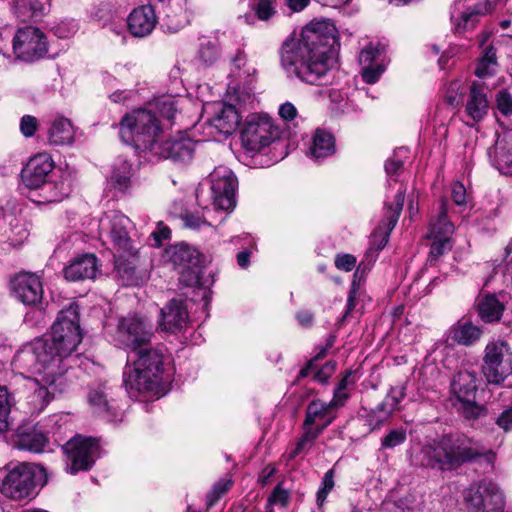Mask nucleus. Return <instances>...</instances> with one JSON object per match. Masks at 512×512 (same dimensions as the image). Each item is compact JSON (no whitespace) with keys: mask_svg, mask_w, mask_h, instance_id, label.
<instances>
[{"mask_svg":"<svg viewBox=\"0 0 512 512\" xmlns=\"http://www.w3.org/2000/svg\"><path fill=\"white\" fill-rule=\"evenodd\" d=\"M215 210L232 211L236 205L237 179L227 167H218L210 174Z\"/></svg>","mask_w":512,"mask_h":512,"instance_id":"obj_15","label":"nucleus"},{"mask_svg":"<svg viewBox=\"0 0 512 512\" xmlns=\"http://www.w3.org/2000/svg\"><path fill=\"white\" fill-rule=\"evenodd\" d=\"M154 105L162 117L172 120L177 112L178 100L173 96H162Z\"/></svg>","mask_w":512,"mask_h":512,"instance_id":"obj_47","label":"nucleus"},{"mask_svg":"<svg viewBox=\"0 0 512 512\" xmlns=\"http://www.w3.org/2000/svg\"><path fill=\"white\" fill-rule=\"evenodd\" d=\"M477 378L474 373L460 371L455 375L451 388L458 401H470L476 399Z\"/></svg>","mask_w":512,"mask_h":512,"instance_id":"obj_34","label":"nucleus"},{"mask_svg":"<svg viewBox=\"0 0 512 512\" xmlns=\"http://www.w3.org/2000/svg\"><path fill=\"white\" fill-rule=\"evenodd\" d=\"M38 482H0V493L15 501L31 500L38 495Z\"/></svg>","mask_w":512,"mask_h":512,"instance_id":"obj_35","label":"nucleus"},{"mask_svg":"<svg viewBox=\"0 0 512 512\" xmlns=\"http://www.w3.org/2000/svg\"><path fill=\"white\" fill-rule=\"evenodd\" d=\"M252 10L259 20L268 21L276 14V5L272 0H258Z\"/></svg>","mask_w":512,"mask_h":512,"instance_id":"obj_51","label":"nucleus"},{"mask_svg":"<svg viewBox=\"0 0 512 512\" xmlns=\"http://www.w3.org/2000/svg\"><path fill=\"white\" fill-rule=\"evenodd\" d=\"M79 306L71 302L62 309L54 321L49 341L69 358L82 341V332L79 324Z\"/></svg>","mask_w":512,"mask_h":512,"instance_id":"obj_6","label":"nucleus"},{"mask_svg":"<svg viewBox=\"0 0 512 512\" xmlns=\"http://www.w3.org/2000/svg\"><path fill=\"white\" fill-rule=\"evenodd\" d=\"M211 211L207 208L203 209V212H185L182 216V220L184 222L185 227L193 230H198L203 226H210L211 222L208 219L207 214H210Z\"/></svg>","mask_w":512,"mask_h":512,"instance_id":"obj_46","label":"nucleus"},{"mask_svg":"<svg viewBox=\"0 0 512 512\" xmlns=\"http://www.w3.org/2000/svg\"><path fill=\"white\" fill-rule=\"evenodd\" d=\"M448 202L443 199L440 203L438 216L430 223V237L433 239H450L454 232V225L447 219Z\"/></svg>","mask_w":512,"mask_h":512,"instance_id":"obj_39","label":"nucleus"},{"mask_svg":"<svg viewBox=\"0 0 512 512\" xmlns=\"http://www.w3.org/2000/svg\"><path fill=\"white\" fill-rule=\"evenodd\" d=\"M196 142L189 137L179 135L159 141L148 161L170 159L174 163H189L195 152Z\"/></svg>","mask_w":512,"mask_h":512,"instance_id":"obj_17","label":"nucleus"},{"mask_svg":"<svg viewBox=\"0 0 512 512\" xmlns=\"http://www.w3.org/2000/svg\"><path fill=\"white\" fill-rule=\"evenodd\" d=\"M451 196L455 204L464 205L466 203V189L461 182H454L451 187Z\"/></svg>","mask_w":512,"mask_h":512,"instance_id":"obj_63","label":"nucleus"},{"mask_svg":"<svg viewBox=\"0 0 512 512\" xmlns=\"http://www.w3.org/2000/svg\"><path fill=\"white\" fill-rule=\"evenodd\" d=\"M44 466L36 463H8L0 468V480H48Z\"/></svg>","mask_w":512,"mask_h":512,"instance_id":"obj_26","label":"nucleus"},{"mask_svg":"<svg viewBox=\"0 0 512 512\" xmlns=\"http://www.w3.org/2000/svg\"><path fill=\"white\" fill-rule=\"evenodd\" d=\"M496 423L505 431L512 429V405L505 409L497 418Z\"/></svg>","mask_w":512,"mask_h":512,"instance_id":"obj_64","label":"nucleus"},{"mask_svg":"<svg viewBox=\"0 0 512 512\" xmlns=\"http://www.w3.org/2000/svg\"><path fill=\"white\" fill-rule=\"evenodd\" d=\"M504 311V304L494 294L481 298L478 302V313L486 323H493L500 320Z\"/></svg>","mask_w":512,"mask_h":512,"instance_id":"obj_38","label":"nucleus"},{"mask_svg":"<svg viewBox=\"0 0 512 512\" xmlns=\"http://www.w3.org/2000/svg\"><path fill=\"white\" fill-rule=\"evenodd\" d=\"M452 245L450 239H442L437 238L434 239V242L430 248V256L429 261H436L440 256H442L445 252L451 249Z\"/></svg>","mask_w":512,"mask_h":512,"instance_id":"obj_56","label":"nucleus"},{"mask_svg":"<svg viewBox=\"0 0 512 512\" xmlns=\"http://www.w3.org/2000/svg\"><path fill=\"white\" fill-rule=\"evenodd\" d=\"M335 367H336L335 362L326 363L321 369L317 370L314 373V376H313L314 380L319 383H322V384L326 383L327 380L332 375V373L334 372Z\"/></svg>","mask_w":512,"mask_h":512,"instance_id":"obj_62","label":"nucleus"},{"mask_svg":"<svg viewBox=\"0 0 512 512\" xmlns=\"http://www.w3.org/2000/svg\"><path fill=\"white\" fill-rule=\"evenodd\" d=\"M154 335L152 322L139 314L127 315L118 321L116 341L125 349L137 352L147 347Z\"/></svg>","mask_w":512,"mask_h":512,"instance_id":"obj_11","label":"nucleus"},{"mask_svg":"<svg viewBox=\"0 0 512 512\" xmlns=\"http://www.w3.org/2000/svg\"><path fill=\"white\" fill-rule=\"evenodd\" d=\"M463 501L468 512H504V492L495 482H471L463 490Z\"/></svg>","mask_w":512,"mask_h":512,"instance_id":"obj_9","label":"nucleus"},{"mask_svg":"<svg viewBox=\"0 0 512 512\" xmlns=\"http://www.w3.org/2000/svg\"><path fill=\"white\" fill-rule=\"evenodd\" d=\"M240 115L235 106L223 104L220 111L211 119V125L221 134L230 135L238 128Z\"/></svg>","mask_w":512,"mask_h":512,"instance_id":"obj_31","label":"nucleus"},{"mask_svg":"<svg viewBox=\"0 0 512 512\" xmlns=\"http://www.w3.org/2000/svg\"><path fill=\"white\" fill-rule=\"evenodd\" d=\"M133 228L132 221L119 211L105 213L99 222L100 237L108 240L120 257L131 255L137 249L131 238Z\"/></svg>","mask_w":512,"mask_h":512,"instance_id":"obj_8","label":"nucleus"},{"mask_svg":"<svg viewBox=\"0 0 512 512\" xmlns=\"http://www.w3.org/2000/svg\"><path fill=\"white\" fill-rule=\"evenodd\" d=\"M166 256L177 270L182 285H201L205 257L196 248L186 243L176 244L166 250Z\"/></svg>","mask_w":512,"mask_h":512,"instance_id":"obj_7","label":"nucleus"},{"mask_svg":"<svg viewBox=\"0 0 512 512\" xmlns=\"http://www.w3.org/2000/svg\"><path fill=\"white\" fill-rule=\"evenodd\" d=\"M12 50L18 59L34 62L43 58L48 51L46 37L39 28H20L13 36Z\"/></svg>","mask_w":512,"mask_h":512,"instance_id":"obj_14","label":"nucleus"},{"mask_svg":"<svg viewBox=\"0 0 512 512\" xmlns=\"http://www.w3.org/2000/svg\"><path fill=\"white\" fill-rule=\"evenodd\" d=\"M356 265V258L351 254L337 255L335 266L343 271H351Z\"/></svg>","mask_w":512,"mask_h":512,"instance_id":"obj_61","label":"nucleus"},{"mask_svg":"<svg viewBox=\"0 0 512 512\" xmlns=\"http://www.w3.org/2000/svg\"><path fill=\"white\" fill-rule=\"evenodd\" d=\"M233 482H217L207 494V510L212 507L232 486Z\"/></svg>","mask_w":512,"mask_h":512,"instance_id":"obj_55","label":"nucleus"},{"mask_svg":"<svg viewBox=\"0 0 512 512\" xmlns=\"http://www.w3.org/2000/svg\"><path fill=\"white\" fill-rule=\"evenodd\" d=\"M497 66L496 50L492 45H489L484 49L483 55L477 63L475 74L480 78L491 76L495 74Z\"/></svg>","mask_w":512,"mask_h":512,"instance_id":"obj_42","label":"nucleus"},{"mask_svg":"<svg viewBox=\"0 0 512 512\" xmlns=\"http://www.w3.org/2000/svg\"><path fill=\"white\" fill-rule=\"evenodd\" d=\"M119 133L122 141L131 145L141 157L149 160L162 138L163 129L154 112L140 108L122 118Z\"/></svg>","mask_w":512,"mask_h":512,"instance_id":"obj_4","label":"nucleus"},{"mask_svg":"<svg viewBox=\"0 0 512 512\" xmlns=\"http://www.w3.org/2000/svg\"><path fill=\"white\" fill-rule=\"evenodd\" d=\"M38 128V120L32 115H24L20 119V132L26 138L34 136Z\"/></svg>","mask_w":512,"mask_h":512,"instance_id":"obj_57","label":"nucleus"},{"mask_svg":"<svg viewBox=\"0 0 512 512\" xmlns=\"http://www.w3.org/2000/svg\"><path fill=\"white\" fill-rule=\"evenodd\" d=\"M69 359L46 337L35 338L17 352L15 365L36 375L30 381L34 391L28 397L32 414L42 412L57 392L65 390Z\"/></svg>","mask_w":512,"mask_h":512,"instance_id":"obj_2","label":"nucleus"},{"mask_svg":"<svg viewBox=\"0 0 512 512\" xmlns=\"http://www.w3.org/2000/svg\"><path fill=\"white\" fill-rule=\"evenodd\" d=\"M133 175L132 164L127 160L119 159L115 164L111 180L113 185L119 190H125L130 184Z\"/></svg>","mask_w":512,"mask_h":512,"instance_id":"obj_43","label":"nucleus"},{"mask_svg":"<svg viewBox=\"0 0 512 512\" xmlns=\"http://www.w3.org/2000/svg\"><path fill=\"white\" fill-rule=\"evenodd\" d=\"M58 419L59 416L55 414L36 425L20 426L16 433V446L21 450L34 453L44 452L49 443L47 434L52 432L53 425L57 424Z\"/></svg>","mask_w":512,"mask_h":512,"instance_id":"obj_16","label":"nucleus"},{"mask_svg":"<svg viewBox=\"0 0 512 512\" xmlns=\"http://www.w3.org/2000/svg\"><path fill=\"white\" fill-rule=\"evenodd\" d=\"M459 402L461 404L459 410H461L463 416L468 420L477 419L484 413L483 407L476 403V399Z\"/></svg>","mask_w":512,"mask_h":512,"instance_id":"obj_54","label":"nucleus"},{"mask_svg":"<svg viewBox=\"0 0 512 512\" xmlns=\"http://www.w3.org/2000/svg\"><path fill=\"white\" fill-rule=\"evenodd\" d=\"M497 109L505 117L512 115V93L500 90L496 97Z\"/></svg>","mask_w":512,"mask_h":512,"instance_id":"obj_53","label":"nucleus"},{"mask_svg":"<svg viewBox=\"0 0 512 512\" xmlns=\"http://www.w3.org/2000/svg\"><path fill=\"white\" fill-rule=\"evenodd\" d=\"M489 107L485 88L473 82L469 87V93L465 102L466 116L473 122L478 123L487 115Z\"/></svg>","mask_w":512,"mask_h":512,"instance_id":"obj_27","label":"nucleus"},{"mask_svg":"<svg viewBox=\"0 0 512 512\" xmlns=\"http://www.w3.org/2000/svg\"><path fill=\"white\" fill-rule=\"evenodd\" d=\"M188 311L182 300L172 299L160 310L159 327L176 333L187 326Z\"/></svg>","mask_w":512,"mask_h":512,"instance_id":"obj_24","label":"nucleus"},{"mask_svg":"<svg viewBox=\"0 0 512 512\" xmlns=\"http://www.w3.org/2000/svg\"><path fill=\"white\" fill-rule=\"evenodd\" d=\"M97 270V258L93 254H84L76 257L64 269V276L70 281L91 279L95 277Z\"/></svg>","mask_w":512,"mask_h":512,"instance_id":"obj_29","label":"nucleus"},{"mask_svg":"<svg viewBox=\"0 0 512 512\" xmlns=\"http://www.w3.org/2000/svg\"><path fill=\"white\" fill-rule=\"evenodd\" d=\"M74 128L71 121L65 117L55 118L48 129V139L51 145H71L74 142Z\"/></svg>","mask_w":512,"mask_h":512,"instance_id":"obj_32","label":"nucleus"},{"mask_svg":"<svg viewBox=\"0 0 512 512\" xmlns=\"http://www.w3.org/2000/svg\"><path fill=\"white\" fill-rule=\"evenodd\" d=\"M483 372L492 384H500L512 374V351L507 342L495 340L486 345Z\"/></svg>","mask_w":512,"mask_h":512,"instance_id":"obj_12","label":"nucleus"},{"mask_svg":"<svg viewBox=\"0 0 512 512\" xmlns=\"http://www.w3.org/2000/svg\"><path fill=\"white\" fill-rule=\"evenodd\" d=\"M451 338L454 342L463 346H471L476 343L482 330L470 321L458 322L450 330Z\"/></svg>","mask_w":512,"mask_h":512,"instance_id":"obj_37","label":"nucleus"},{"mask_svg":"<svg viewBox=\"0 0 512 512\" xmlns=\"http://www.w3.org/2000/svg\"><path fill=\"white\" fill-rule=\"evenodd\" d=\"M406 438V430L402 428L393 429L385 437L382 438L381 447L384 449L394 448L404 443Z\"/></svg>","mask_w":512,"mask_h":512,"instance_id":"obj_52","label":"nucleus"},{"mask_svg":"<svg viewBox=\"0 0 512 512\" xmlns=\"http://www.w3.org/2000/svg\"><path fill=\"white\" fill-rule=\"evenodd\" d=\"M468 0H456L451 8V20L456 33L472 30L479 21L480 16L492 10L490 2L467 5Z\"/></svg>","mask_w":512,"mask_h":512,"instance_id":"obj_19","label":"nucleus"},{"mask_svg":"<svg viewBox=\"0 0 512 512\" xmlns=\"http://www.w3.org/2000/svg\"><path fill=\"white\" fill-rule=\"evenodd\" d=\"M404 148H399L395 153L394 156L389 158L385 162V171L387 175L392 179V176L396 174L403 166L402 160L397 158L398 153L404 152Z\"/></svg>","mask_w":512,"mask_h":512,"instance_id":"obj_60","label":"nucleus"},{"mask_svg":"<svg viewBox=\"0 0 512 512\" xmlns=\"http://www.w3.org/2000/svg\"><path fill=\"white\" fill-rule=\"evenodd\" d=\"M336 27L328 20L312 21L299 38L286 39L280 49V63L288 77L311 85L331 82L335 64Z\"/></svg>","mask_w":512,"mask_h":512,"instance_id":"obj_1","label":"nucleus"},{"mask_svg":"<svg viewBox=\"0 0 512 512\" xmlns=\"http://www.w3.org/2000/svg\"><path fill=\"white\" fill-rule=\"evenodd\" d=\"M199 60L205 65H212L219 57V47L215 42H202L198 51Z\"/></svg>","mask_w":512,"mask_h":512,"instance_id":"obj_50","label":"nucleus"},{"mask_svg":"<svg viewBox=\"0 0 512 512\" xmlns=\"http://www.w3.org/2000/svg\"><path fill=\"white\" fill-rule=\"evenodd\" d=\"M54 162L47 153L33 156L22 170V180L32 189L39 188L46 182L47 176L53 171Z\"/></svg>","mask_w":512,"mask_h":512,"instance_id":"obj_23","label":"nucleus"},{"mask_svg":"<svg viewBox=\"0 0 512 512\" xmlns=\"http://www.w3.org/2000/svg\"><path fill=\"white\" fill-rule=\"evenodd\" d=\"M319 436L320 434L317 431H313L311 428H303V434L287 452L288 459L303 458L313 447Z\"/></svg>","mask_w":512,"mask_h":512,"instance_id":"obj_41","label":"nucleus"},{"mask_svg":"<svg viewBox=\"0 0 512 512\" xmlns=\"http://www.w3.org/2000/svg\"><path fill=\"white\" fill-rule=\"evenodd\" d=\"M30 309L26 312L24 316V323L32 328L42 329L48 323V314L46 312V308L43 305V301H41L37 305H28Z\"/></svg>","mask_w":512,"mask_h":512,"instance_id":"obj_44","label":"nucleus"},{"mask_svg":"<svg viewBox=\"0 0 512 512\" xmlns=\"http://www.w3.org/2000/svg\"><path fill=\"white\" fill-rule=\"evenodd\" d=\"M157 24L155 8L151 4L139 6L129 14L127 25L135 37H146L151 34Z\"/></svg>","mask_w":512,"mask_h":512,"instance_id":"obj_25","label":"nucleus"},{"mask_svg":"<svg viewBox=\"0 0 512 512\" xmlns=\"http://www.w3.org/2000/svg\"><path fill=\"white\" fill-rule=\"evenodd\" d=\"M14 399L5 386H0V433L7 430L10 424V411Z\"/></svg>","mask_w":512,"mask_h":512,"instance_id":"obj_45","label":"nucleus"},{"mask_svg":"<svg viewBox=\"0 0 512 512\" xmlns=\"http://www.w3.org/2000/svg\"><path fill=\"white\" fill-rule=\"evenodd\" d=\"M14 297L24 305H37L43 300V286L40 278L32 273H20L11 281Z\"/></svg>","mask_w":512,"mask_h":512,"instance_id":"obj_22","label":"nucleus"},{"mask_svg":"<svg viewBox=\"0 0 512 512\" xmlns=\"http://www.w3.org/2000/svg\"><path fill=\"white\" fill-rule=\"evenodd\" d=\"M49 0H17L16 14L23 20L41 17L45 14Z\"/></svg>","mask_w":512,"mask_h":512,"instance_id":"obj_40","label":"nucleus"},{"mask_svg":"<svg viewBox=\"0 0 512 512\" xmlns=\"http://www.w3.org/2000/svg\"><path fill=\"white\" fill-rule=\"evenodd\" d=\"M87 399L93 412L98 416L112 423L122 421L123 413L117 402L109 398L108 387L105 384L91 387Z\"/></svg>","mask_w":512,"mask_h":512,"instance_id":"obj_21","label":"nucleus"},{"mask_svg":"<svg viewBox=\"0 0 512 512\" xmlns=\"http://www.w3.org/2000/svg\"><path fill=\"white\" fill-rule=\"evenodd\" d=\"M289 500V491L277 485L268 498L270 505L285 506Z\"/></svg>","mask_w":512,"mask_h":512,"instance_id":"obj_58","label":"nucleus"},{"mask_svg":"<svg viewBox=\"0 0 512 512\" xmlns=\"http://www.w3.org/2000/svg\"><path fill=\"white\" fill-rule=\"evenodd\" d=\"M405 193L406 189L401 186L394 197V202L385 204L386 212L383 216L381 225L379 227L381 229V227L384 226L385 231L381 236L380 243L378 244V249H383L385 245L388 243L389 235L396 226L399 216L401 214L405 199Z\"/></svg>","mask_w":512,"mask_h":512,"instance_id":"obj_28","label":"nucleus"},{"mask_svg":"<svg viewBox=\"0 0 512 512\" xmlns=\"http://www.w3.org/2000/svg\"><path fill=\"white\" fill-rule=\"evenodd\" d=\"M495 453L465 434L445 435L435 450V462L441 471L457 470L464 463L483 458L488 464L495 460Z\"/></svg>","mask_w":512,"mask_h":512,"instance_id":"obj_5","label":"nucleus"},{"mask_svg":"<svg viewBox=\"0 0 512 512\" xmlns=\"http://www.w3.org/2000/svg\"><path fill=\"white\" fill-rule=\"evenodd\" d=\"M136 358H128L133 362L123 374V384L131 397L141 393L157 394L163 380L164 353L159 347H144L135 352Z\"/></svg>","mask_w":512,"mask_h":512,"instance_id":"obj_3","label":"nucleus"},{"mask_svg":"<svg viewBox=\"0 0 512 512\" xmlns=\"http://www.w3.org/2000/svg\"><path fill=\"white\" fill-rule=\"evenodd\" d=\"M406 396V386L405 385H397L394 387H391L389 390L386 398L396 410L398 408L399 403L405 398Z\"/></svg>","mask_w":512,"mask_h":512,"instance_id":"obj_59","label":"nucleus"},{"mask_svg":"<svg viewBox=\"0 0 512 512\" xmlns=\"http://www.w3.org/2000/svg\"><path fill=\"white\" fill-rule=\"evenodd\" d=\"M99 449L97 440L92 437L77 435L70 439L63 446L68 458L67 472L74 475L79 471L89 470L98 457Z\"/></svg>","mask_w":512,"mask_h":512,"instance_id":"obj_13","label":"nucleus"},{"mask_svg":"<svg viewBox=\"0 0 512 512\" xmlns=\"http://www.w3.org/2000/svg\"><path fill=\"white\" fill-rule=\"evenodd\" d=\"M280 137V129L266 114H251L241 130L243 147L249 152H259Z\"/></svg>","mask_w":512,"mask_h":512,"instance_id":"obj_10","label":"nucleus"},{"mask_svg":"<svg viewBox=\"0 0 512 512\" xmlns=\"http://www.w3.org/2000/svg\"><path fill=\"white\" fill-rule=\"evenodd\" d=\"M358 419L364 422V426L366 427L364 432L365 434L371 433L384 424L382 416L379 415L374 409H362L359 412Z\"/></svg>","mask_w":512,"mask_h":512,"instance_id":"obj_48","label":"nucleus"},{"mask_svg":"<svg viewBox=\"0 0 512 512\" xmlns=\"http://www.w3.org/2000/svg\"><path fill=\"white\" fill-rule=\"evenodd\" d=\"M385 46L377 43H369L359 54L361 76L365 83L375 84L386 69Z\"/></svg>","mask_w":512,"mask_h":512,"instance_id":"obj_18","label":"nucleus"},{"mask_svg":"<svg viewBox=\"0 0 512 512\" xmlns=\"http://www.w3.org/2000/svg\"><path fill=\"white\" fill-rule=\"evenodd\" d=\"M39 188L45 202H59L71 193V179L68 175L61 176L59 180L46 181Z\"/></svg>","mask_w":512,"mask_h":512,"instance_id":"obj_36","label":"nucleus"},{"mask_svg":"<svg viewBox=\"0 0 512 512\" xmlns=\"http://www.w3.org/2000/svg\"><path fill=\"white\" fill-rule=\"evenodd\" d=\"M339 407L341 405L333 399L329 402L319 399L311 401L306 407L302 428H311L321 435L336 418Z\"/></svg>","mask_w":512,"mask_h":512,"instance_id":"obj_20","label":"nucleus"},{"mask_svg":"<svg viewBox=\"0 0 512 512\" xmlns=\"http://www.w3.org/2000/svg\"><path fill=\"white\" fill-rule=\"evenodd\" d=\"M352 371H346L342 379L339 381L337 387L334 390L333 400L336 401L341 406L344 405L345 401L348 399V394L346 390L353 386L355 383V378L353 376Z\"/></svg>","mask_w":512,"mask_h":512,"instance_id":"obj_49","label":"nucleus"},{"mask_svg":"<svg viewBox=\"0 0 512 512\" xmlns=\"http://www.w3.org/2000/svg\"><path fill=\"white\" fill-rule=\"evenodd\" d=\"M115 268L118 275L120 276L123 285L125 286H137L142 282L143 277L137 270V249L131 255L126 254L120 257L119 254H115Z\"/></svg>","mask_w":512,"mask_h":512,"instance_id":"obj_30","label":"nucleus"},{"mask_svg":"<svg viewBox=\"0 0 512 512\" xmlns=\"http://www.w3.org/2000/svg\"><path fill=\"white\" fill-rule=\"evenodd\" d=\"M335 151L336 146L333 134L324 129H317L309 147L310 157L315 160H321L333 155Z\"/></svg>","mask_w":512,"mask_h":512,"instance_id":"obj_33","label":"nucleus"}]
</instances>
